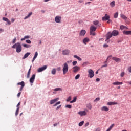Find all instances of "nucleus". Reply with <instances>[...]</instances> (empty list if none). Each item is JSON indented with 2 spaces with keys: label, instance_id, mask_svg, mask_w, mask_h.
Returning <instances> with one entry per match:
<instances>
[{
  "label": "nucleus",
  "instance_id": "f257e3e1",
  "mask_svg": "<svg viewBox=\"0 0 131 131\" xmlns=\"http://www.w3.org/2000/svg\"><path fill=\"white\" fill-rule=\"evenodd\" d=\"M119 34V32L117 30H113L112 32H108L107 34L105 36V37L106 39L105 40V41L107 42H109V39L112 37V36H117Z\"/></svg>",
  "mask_w": 131,
  "mask_h": 131
},
{
  "label": "nucleus",
  "instance_id": "f03ea898",
  "mask_svg": "<svg viewBox=\"0 0 131 131\" xmlns=\"http://www.w3.org/2000/svg\"><path fill=\"white\" fill-rule=\"evenodd\" d=\"M12 48V49H16L17 53H21L22 51V46H21V44L19 42L14 44Z\"/></svg>",
  "mask_w": 131,
  "mask_h": 131
},
{
  "label": "nucleus",
  "instance_id": "7ed1b4c3",
  "mask_svg": "<svg viewBox=\"0 0 131 131\" xmlns=\"http://www.w3.org/2000/svg\"><path fill=\"white\" fill-rule=\"evenodd\" d=\"M97 30V28L94 26H91L90 27V35H93V36H95L96 35V33L95 31Z\"/></svg>",
  "mask_w": 131,
  "mask_h": 131
},
{
  "label": "nucleus",
  "instance_id": "20e7f679",
  "mask_svg": "<svg viewBox=\"0 0 131 131\" xmlns=\"http://www.w3.org/2000/svg\"><path fill=\"white\" fill-rule=\"evenodd\" d=\"M68 69H69V67L68 64L67 63H64L63 65V69H62V71H63V74L64 75V74H66L68 72Z\"/></svg>",
  "mask_w": 131,
  "mask_h": 131
},
{
  "label": "nucleus",
  "instance_id": "39448f33",
  "mask_svg": "<svg viewBox=\"0 0 131 131\" xmlns=\"http://www.w3.org/2000/svg\"><path fill=\"white\" fill-rule=\"evenodd\" d=\"M88 76L89 77H90V78H93V77H94V76H95V73H94V71H93L91 69H90L88 71Z\"/></svg>",
  "mask_w": 131,
  "mask_h": 131
},
{
  "label": "nucleus",
  "instance_id": "423d86ee",
  "mask_svg": "<svg viewBox=\"0 0 131 131\" xmlns=\"http://www.w3.org/2000/svg\"><path fill=\"white\" fill-rule=\"evenodd\" d=\"M61 20H62V17L60 16H57L55 18V21L56 23H61Z\"/></svg>",
  "mask_w": 131,
  "mask_h": 131
},
{
  "label": "nucleus",
  "instance_id": "0eeeda50",
  "mask_svg": "<svg viewBox=\"0 0 131 131\" xmlns=\"http://www.w3.org/2000/svg\"><path fill=\"white\" fill-rule=\"evenodd\" d=\"M47 68H48V66H44L41 68H39L38 69V72H42V71H43L44 70H46Z\"/></svg>",
  "mask_w": 131,
  "mask_h": 131
},
{
  "label": "nucleus",
  "instance_id": "6e6552de",
  "mask_svg": "<svg viewBox=\"0 0 131 131\" xmlns=\"http://www.w3.org/2000/svg\"><path fill=\"white\" fill-rule=\"evenodd\" d=\"M78 114H79V115H80V116H85V115H86L88 113H86V112H85V111H83L78 112Z\"/></svg>",
  "mask_w": 131,
  "mask_h": 131
},
{
  "label": "nucleus",
  "instance_id": "1a4fd4ad",
  "mask_svg": "<svg viewBox=\"0 0 131 131\" xmlns=\"http://www.w3.org/2000/svg\"><path fill=\"white\" fill-rule=\"evenodd\" d=\"M73 72H74V73H76L77 72H78L79 69H80V68H79V67L78 66H75L73 68Z\"/></svg>",
  "mask_w": 131,
  "mask_h": 131
},
{
  "label": "nucleus",
  "instance_id": "9d476101",
  "mask_svg": "<svg viewBox=\"0 0 131 131\" xmlns=\"http://www.w3.org/2000/svg\"><path fill=\"white\" fill-rule=\"evenodd\" d=\"M86 33V31H85V30H82L79 33V36H84Z\"/></svg>",
  "mask_w": 131,
  "mask_h": 131
},
{
  "label": "nucleus",
  "instance_id": "9b49d317",
  "mask_svg": "<svg viewBox=\"0 0 131 131\" xmlns=\"http://www.w3.org/2000/svg\"><path fill=\"white\" fill-rule=\"evenodd\" d=\"M70 53V51L68 49L62 51V54L64 55V56L69 55Z\"/></svg>",
  "mask_w": 131,
  "mask_h": 131
},
{
  "label": "nucleus",
  "instance_id": "f8f14e48",
  "mask_svg": "<svg viewBox=\"0 0 131 131\" xmlns=\"http://www.w3.org/2000/svg\"><path fill=\"white\" fill-rule=\"evenodd\" d=\"M34 79H35V74L32 75V77L30 79V82L33 83L34 82Z\"/></svg>",
  "mask_w": 131,
  "mask_h": 131
},
{
  "label": "nucleus",
  "instance_id": "ddd939ff",
  "mask_svg": "<svg viewBox=\"0 0 131 131\" xmlns=\"http://www.w3.org/2000/svg\"><path fill=\"white\" fill-rule=\"evenodd\" d=\"M110 19V16L108 15V14H105V16L102 17V21H106V20H108Z\"/></svg>",
  "mask_w": 131,
  "mask_h": 131
},
{
  "label": "nucleus",
  "instance_id": "4468645a",
  "mask_svg": "<svg viewBox=\"0 0 131 131\" xmlns=\"http://www.w3.org/2000/svg\"><path fill=\"white\" fill-rule=\"evenodd\" d=\"M112 60H113L117 63H118V62H120V61H121V59L120 58L117 57H113Z\"/></svg>",
  "mask_w": 131,
  "mask_h": 131
},
{
  "label": "nucleus",
  "instance_id": "2eb2a0df",
  "mask_svg": "<svg viewBox=\"0 0 131 131\" xmlns=\"http://www.w3.org/2000/svg\"><path fill=\"white\" fill-rule=\"evenodd\" d=\"M89 41H90V39L88 38H84L83 39V43H84V45H86Z\"/></svg>",
  "mask_w": 131,
  "mask_h": 131
},
{
  "label": "nucleus",
  "instance_id": "dca6fc26",
  "mask_svg": "<svg viewBox=\"0 0 131 131\" xmlns=\"http://www.w3.org/2000/svg\"><path fill=\"white\" fill-rule=\"evenodd\" d=\"M123 83L122 82H118V81H116V82H114L113 83V85H120L121 84H122Z\"/></svg>",
  "mask_w": 131,
  "mask_h": 131
},
{
  "label": "nucleus",
  "instance_id": "f3484780",
  "mask_svg": "<svg viewBox=\"0 0 131 131\" xmlns=\"http://www.w3.org/2000/svg\"><path fill=\"white\" fill-rule=\"evenodd\" d=\"M3 21H6V22H7V23L9 25H11V21H10V20H9V19H8L6 17H3Z\"/></svg>",
  "mask_w": 131,
  "mask_h": 131
},
{
  "label": "nucleus",
  "instance_id": "a211bd4d",
  "mask_svg": "<svg viewBox=\"0 0 131 131\" xmlns=\"http://www.w3.org/2000/svg\"><path fill=\"white\" fill-rule=\"evenodd\" d=\"M123 34H125V35H131V31H124L123 32Z\"/></svg>",
  "mask_w": 131,
  "mask_h": 131
},
{
  "label": "nucleus",
  "instance_id": "6ab92c4d",
  "mask_svg": "<svg viewBox=\"0 0 131 131\" xmlns=\"http://www.w3.org/2000/svg\"><path fill=\"white\" fill-rule=\"evenodd\" d=\"M102 111H106V112L109 111V108H108L107 106H103L101 107Z\"/></svg>",
  "mask_w": 131,
  "mask_h": 131
},
{
  "label": "nucleus",
  "instance_id": "aec40b11",
  "mask_svg": "<svg viewBox=\"0 0 131 131\" xmlns=\"http://www.w3.org/2000/svg\"><path fill=\"white\" fill-rule=\"evenodd\" d=\"M58 100H59V98H56L51 100L50 101L51 105H52V104H54V103H56V102H57V101H58Z\"/></svg>",
  "mask_w": 131,
  "mask_h": 131
},
{
  "label": "nucleus",
  "instance_id": "412c9836",
  "mask_svg": "<svg viewBox=\"0 0 131 131\" xmlns=\"http://www.w3.org/2000/svg\"><path fill=\"white\" fill-rule=\"evenodd\" d=\"M108 106H112L113 105H117V102H108L107 104Z\"/></svg>",
  "mask_w": 131,
  "mask_h": 131
},
{
  "label": "nucleus",
  "instance_id": "4be33fe9",
  "mask_svg": "<svg viewBox=\"0 0 131 131\" xmlns=\"http://www.w3.org/2000/svg\"><path fill=\"white\" fill-rule=\"evenodd\" d=\"M37 56H38V53H37V52H36L35 53L34 56L32 59V62H34V61L35 60V59H36V58H37Z\"/></svg>",
  "mask_w": 131,
  "mask_h": 131
},
{
  "label": "nucleus",
  "instance_id": "5701e85b",
  "mask_svg": "<svg viewBox=\"0 0 131 131\" xmlns=\"http://www.w3.org/2000/svg\"><path fill=\"white\" fill-rule=\"evenodd\" d=\"M17 85H21L22 87L25 86V83L24 81H21L20 82L17 83Z\"/></svg>",
  "mask_w": 131,
  "mask_h": 131
},
{
  "label": "nucleus",
  "instance_id": "b1692460",
  "mask_svg": "<svg viewBox=\"0 0 131 131\" xmlns=\"http://www.w3.org/2000/svg\"><path fill=\"white\" fill-rule=\"evenodd\" d=\"M30 55V52H27V53H26V54L24 55V56L23 59H26V58H28V56H29Z\"/></svg>",
  "mask_w": 131,
  "mask_h": 131
},
{
  "label": "nucleus",
  "instance_id": "393cba45",
  "mask_svg": "<svg viewBox=\"0 0 131 131\" xmlns=\"http://www.w3.org/2000/svg\"><path fill=\"white\" fill-rule=\"evenodd\" d=\"M110 7H111V8H113V7L115 6V1H113L112 2H111L110 4Z\"/></svg>",
  "mask_w": 131,
  "mask_h": 131
},
{
  "label": "nucleus",
  "instance_id": "a878e982",
  "mask_svg": "<svg viewBox=\"0 0 131 131\" xmlns=\"http://www.w3.org/2000/svg\"><path fill=\"white\" fill-rule=\"evenodd\" d=\"M31 71V66L30 67V68L29 69L28 74L27 75V78H29V77L30 76V72Z\"/></svg>",
  "mask_w": 131,
  "mask_h": 131
},
{
  "label": "nucleus",
  "instance_id": "bb28decb",
  "mask_svg": "<svg viewBox=\"0 0 131 131\" xmlns=\"http://www.w3.org/2000/svg\"><path fill=\"white\" fill-rule=\"evenodd\" d=\"M31 71V66L30 67V68L29 69L28 74L27 75V78H29V77L30 76V72Z\"/></svg>",
  "mask_w": 131,
  "mask_h": 131
},
{
  "label": "nucleus",
  "instance_id": "cd10ccee",
  "mask_svg": "<svg viewBox=\"0 0 131 131\" xmlns=\"http://www.w3.org/2000/svg\"><path fill=\"white\" fill-rule=\"evenodd\" d=\"M23 47L24 48H26V49H28V48H31V46L28 45V44H23Z\"/></svg>",
  "mask_w": 131,
  "mask_h": 131
},
{
  "label": "nucleus",
  "instance_id": "c85d7f7f",
  "mask_svg": "<svg viewBox=\"0 0 131 131\" xmlns=\"http://www.w3.org/2000/svg\"><path fill=\"white\" fill-rule=\"evenodd\" d=\"M31 15H32V12H30L28 14V15L24 18V20H26V19H28V18H29V17L31 16Z\"/></svg>",
  "mask_w": 131,
  "mask_h": 131
},
{
  "label": "nucleus",
  "instance_id": "c756f323",
  "mask_svg": "<svg viewBox=\"0 0 131 131\" xmlns=\"http://www.w3.org/2000/svg\"><path fill=\"white\" fill-rule=\"evenodd\" d=\"M121 18H122V19H124V20H127V17H126L124 14H121Z\"/></svg>",
  "mask_w": 131,
  "mask_h": 131
},
{
  "label": "nucleus",
  "instance_id": "7c9ffc66",
  "mask_svg": "<svg viewBox=\"0 0 131 131\" xmlns=\"http://www.w3.org/2000/svg\"><path fill=\"white\" fill-rule=\"evenodd\" d=\"M74 58H75L76 59H77L79 61H81V58L78 56L77 55H74Z\"/></svg>",
  "mask_w": 131,
  "mask_h": 131
},
{
  "label": "nucleus",
  "instance_id": "2f4dec72",
  "mask_svg": "<svg viewBox=\"0 0 131 131\" xmlns=\"http://www.w3.org/2000/svg\"><path fill=\"white\" fill-rule=\"evenodd\" d=\"M20 109V107H18L16 111L15 112V116H17L18 115V114H19V110Z\"/></svg>",
  "mask_w": 131,
  "mask_h": 131
},
{
  "label": "nucleus",
  "instance_id": "473e14b6",
  "mask_svg": "<svg viewBox=\"0 0 131 131\" xmlns=\"http://www.w3.org/2000/svg\"><path fill=\"white\" fill-rule=\"evenodd\" d=\"M77 99V98H76V97H74V99H73V100H72V101H71L70 102V103H75V102H76Z\"/></svg>",
  "mask_w": 131,
  "mask_h": 131
},
{
  "label": "nucleus",
  "instance_id": "72a5a7b5",
  "mask_svg": "<svg viewBox=\"0 0 131 131\" xmlns=\"http://www.w3.org/2000/svg\"><path fill=\"white\" fill-rule=\"evenodd\" d=\"M86 107L87 108H88V109H90L91 110V109H92V105L91 104V103H89L86 105Z\"/></svg>",
  "mask_w": 131,
  "mask_h": 131
},
{
  "label": "nucleus",
  "instance_id": "f704fd0d",
  "mask_svg": "<svg viewBox=\"0 0 131 131\" xmlns=\"http://www.w3.org/2000/svg\"><path fill=\"white\" fill-rule=\"evenodd\" d=\"M52 74L55 75L56 74V69H53L51 71Z\"/></svg>",
  "mask_w": 131,
  "mask_h": 131
},
{
  "label": "nucleus",
  "instance_id": "c9c22d12",
  "mask_svg": "<svg viewBox=\"0 0 131 131\" xmlns=\"http://www.w3.org/2000/svg\"><path fill=\"white\" fill-rule=\"evenodd\" d=\"M66 108H68L69 109H71L72 108V106L70 104H68L66 105Z\"/></svg>",
  "mask_w": 131,
  "mask_h": 131
},
{
  "label": "nucleus",
  "instance_id": "e433bc0d",
  "mask_svg": "<svg viewBox=\"0 0 131 131\" xmlns=\"http://www.w3.org/2000/svg\"><path fill=\"white\" fill-rule=\"evenodd\" d=\"M99 20H95L93 21V24L95 25H98V24H99Z\"/></svg>",
  "mask_w": 131,
  "mask_h": 131
},
{
  "label": "nucleus",
  "instance_id": "4c0bfd02",
  "mask_svg": "<svg viewBox=\"0 0 131 131\" xmlns=\"http://www.w3.org/2000/svg\"><path fill=\"white\" fill-rule=\"evenodd\" d=\"M118 17V12H116L114 15V18H116Z\"/></svg>",
  "mask_w": 131,
  "mask_h": 131
},
{
  "label": "nucleus",
  "instance_id": "58836bf2",
  "mask_svg": "<svg viewBox=\"0 0 131 131\" xmlns=\"http://www.w3.org/2000/svg\"><path fill=\"white\" fill-rule=\"evenodd\" d=\"M62 89L61 88H56L54 89V92H58V91H62Z\"/></svg>",
  "mask_w": 131,
  "mask_h": 131
},
{
  "label": "nucleus",
  "instance_id": "ea45409f",
  "mask_svg": "<svg viewBox=\"0 0 131 131\" xmlns=\"http://www.w3.org/2000/svg\"><path fill=\"white\" fill-rule=\"evenodd\" d=\"M83 123H84V121H81L79 123V126H82V125H83Z\"/></svg>",
  "mask_w": 131,
  "mask_h": 131
},
{
  "label": "nucleus",
  "instance_id": "a19ab883",
  "mask_svg": "<svg viewBox=\"0 0 131 131\" xmlns=\"http://www.w3.org/2000/svg\"><path fill=\"white\" fill-rule=\"evenodd\" d=\"M60 104H61V102L58 101L55 104H54L53 106H54V107H56V106H58V105H60Z\"/></svg>",
  "mask_w": 131,
  "mask_h": 131
},
{
  "label": "nucleus",
  "instance_id": "79ce46f5",
  "mask_svg": "<svg viewBox=\"0 0 131 131\" xmlns=\"http://www.w3.org/2000/svg\"><path fill=\"white\" fill-rule=\"evenodd\" d=\"M124 28H126V27L122 25L120 26V29H121V30H123V29H124Z\"/></svg>",
  "mask_w": 131,
  "mask_h": 131
},
{
  "label": "nucleus",
  "instance_id": "37998d69",
  "mask_svg": "<svg viewBox=\"0 0 131 131\" xmlns=\"http://www.w3.org/2000/svg\"><path fill=\"white\" fill-rule=\"evenodd\" d=\"M71 99H72L71 96H69L68 98V99H67L66 101L67 102H69V101H71Z\"/></svg>",
  "mask_w": 131,
  "mask_h": 131
},
{
  "label": "nucleus",
  "instance_id": "c03bdc74",
  "mask_svg": "<svg viewBox=\"0 0 131 131\" xmlns=\"http://www.w3.org/2000/svg\"><path fill=\"white\" fill-rule=\"evenodd\" d=\"M79 77H80V75L78 74L75 76V79H78V78H79Z\"/></svg>",
  "mask_w": 131,
  "mask_h": 131
},
{
  "label": "nucleus",
  "instance_id": "a18cd8bd",
  "mask_svg": "<svg viewBox=\"0 0 131 131\" xmlns=\"http://www.w3.org/2000/svg\"><path fill=\"white\" fill-rule=\"evenodd\" d=\"M113 127H114V124H112L108 128L111 130Z\"/></svg>",
  "mask_w": 131,
  "mask_h": 131
},
{
  "label": "nucleus",
  "instance_id": "49530a36",
  "mask_svg": "<svg viewBox=\"0 0 131 131\" xmlns=\"http://www.w3.org/2000/svg\"><path fill=\"white\" fill-rule=\"evenodd\" d=\"M16 40H17V38H14V39L12 41V43H16Z\"/></svg>",
  "mask_w": 131,
  "mask_h": 131
},
{
  "label": "nucleus",
  "instance_id": "de8ad7c7",
  "mask_svg": "<svg viewBox=\"0 0 131 131\" xmlns=\"http://www.w3.org/2000/svg\"><path fill=\"white\" fill-rule=\"evenodd\" d=\"M100 99V97H97L95 99V100H94V102H98V101H99Z\"/></svg>",
  "mask_w": 131,
  "mask_h": 131
},
{
  "label": "nucleus",
  "instance_id": "09e8293b",
  "mask_svg": "<svg viewBox=\"0 0 131 131\" xmlns=\"http://www.w3.org/2000/svg\"><path fill=\"white\" fill-rule=\"evenodd\" d=\"M72 64H73V66H75V65H76V64H77V61H73Z\"/></svg>",
  "mask_w": 131,
  "mask_h": 131
},
{
  "label": "nucleus",
  "instance_id": "8fccbe9b",
  "mask_svg": "<svg viewBox=\"0 0 131 131\" xmlns=\"http://www.w3.org/2000/svg\"><path fill=\"white\" fill-rule=\"evenodd\" d=\"M26 42H27V43H31V41H30V40H26Z\"/></svg>",
  "mask_w": 131,
  "mask_h": 131
},
{
  "label": "nucleus",
  "instance_id": "3c124183",
  "mask_svg": "<svg viewBox=\"0 0 131 131\" xmlns=\"http://www.w3.org/2000/svg\"><path fill=\"white\" fill-rule=\"evenodd\" d=\"M112 58V55H110L109 56L107 57L106 60H110Z\"/></svg>",
  "mask_w": 131,
  "mask_h": 131
},
{
  "label": "nucleus",
  "instance_id": "603ef678",
  "mask_svg": "<svg viewBox=\"0 0 131 131\" xmlns=\"http://www.w3.org/2000/svg\"><path fill=\"white\" fill-rule=\"evenodd\" d=\"M103 48H108V47H109V46H108V45L107 44H104L103 45Z\"/></svg>",
  "mask_w": 131,
  "mask_h": 131
},
{
  "label": "nucleus",
  "instance_id": "864d4df0",
  "mask_svg": "<svg viewBox=\"0 0 131 131\" xmlns=\"http://www.w3.org/2000/svg\"><path fill=\"white\" fill-rule=\"evenodd\" d=\"M25 39H29V38H30V36H25Z\"/></svg>",
  "mask_w": 131,
  "mask_h": 131
},
{
  "label": "nucleus",
  "instance_id": "5fc2aeb1",
  "mask_svg": "<svg viewBox=\"0 0 131 131\" xmlns=\"http://www.w3.org/2000/svg\"><path fill=\"white\" fill-rule=\"evenodd\" d=\"M124 76V72H122L121 73V77H123Z\"/></svg>",
  "mask_w": 131,
  "mask_h": 131
},
{
  "label": "nucleus",
  "instance_id": "6e6d98bb",
  "mask_svg": "<svg viewBox=\"0 0 131 131\" xmlns=\"http://www.w3.org/2000/svg\"><path fill=\"white\" fill-rule=\"evenodd\" d=\"M88 62H84L83 64H82V66H86L88 65Z\"/></svg>",
  "mask_w": 131,
  "mask_h": 131
},
{
  "label": "nucleus",
  "instance_id": "4d7b16f0",
  "mask_svg": "<svg viewBox=\"0 0 131 131\" xmlns=\"http://www.w3.org/2000/svg\"><path fill=\"white\" fill-rule=\"evenodd\" d=\"M62 106L61 105H60L59 106H57L56 108V110H58V109H60V108H61V107Z\"/></svg>",
  "mask_w": 131,
  "mask_h": 131
},
{
  "label": "nucleus",
  "instance_id": "13d9d810",
  "mask_svg": "<svg viewBox=\"0 0 131 131\" xmlns=\"http://www.w3.org/2000/svg\"><path fill=\"white\" fill-rule=\"evenodd\" d=\"M20 96H21V92H19L17 94V97L18 98H19L20 97Z\"/></svg>",
  "mask_w": 131,
  "mask_h": 131
},
{
  "label": "nucleus",
  "instance_id": "bf43d9fd",
  "mask_svg": "<svg viewBox=\"0 0 131 131\" xmlns=\"http://www.w3.org/2000/svg\"><path fill=\"white\" fill-rule=\"evenodd\" d=\"M108 66L107 64H104L102 66L101 68H103V67H107Z\"/></svg>",
  "mask_w": 131,
  "mask_h": 131
},
{
  "label": "nucleus",
  "instance_id": "052dcab7",
  "mask_svg": "<svg viewBox=\"0 0 131 131\" xmlns=\"http://www.w3.org/2000/svg\"><path fill=\"white\" fill-rule=\"evenodd\" d=\"M20 105H21V102H19L17 105V108H19V106H20Z\"/></svg>",
  "mask_w": 131,
  "mask_h": 131
},
{
  "label": "nucleus",
  "instance_id": "680f3d73",
  "mask_svg": "<svg viewBox=\"0 0 131 131\" xmlns=\"http://www.w3.org/2000/svg\"><path fill=\"white\" fill-rule=\"evenodd\" d=\"M126 83H128V84H130V85H131V81H127L126 82Z\"/></svg>",
  "mask_w": 131,
  "mask_h": 131
},
{
  "label": "nucleus",
  "instance_id": "e2e57ef3",
  "mask_svg": "<svg viewBox=\"0 0 131 131\" xmlns=\"http://www.w3.org/2000/svg\"><path fill=\"white\" fill-rule=\"evenodd\" d=\"M78 3H79V4H81V3H83V1L82 0H80L78 1Z\"/></svg>",
  "mask_w": 131,
  "mask_h": 131
},
{
  "label": "nucleus",
  "instance_id": "0e129e2a",
  "mask_svg": "<svg viewBox=\"0 0 131 131\" xmlns=\"http://www.w3.org/2000/svg\"><path fill=\"white\" fill-rule=\"evenodd\" d=\"M11 22H12V23L15 22V19L12 18V19H11Z\"/></svg>",
  "mask_w": 131,
  "mask_h": 131
},
{
  "label": "nucleus",
  "instance_id": "69168bd1",
  "mask_svg": "<svg viewBox=\"0 0 131 131\" xmlns=\"http://www.w3.org/2000/svg\"><path fill=\"white\" fill-rule=\"evenodd\" d=\"M85 126H89V122H87L85 124Z\"/></svg>",
  "mask_w": 131,
  "mask_h": 131
},
{
  "label": "nucleus",
  "instance_id": "338daca9",
  "mask_svg": "<svg viewBox=\"0 0 131 131\" xmlns=\"http://www.w3.org/2000/svg\"><path fill=\"white\" fill-rule=\"evenodd\" d=\"M128 70H129V72L131 73V67L129 68Z\"/></svg>",
  "mask_w": 131,
  "mask_h": 131
},
{
  "label": "nucleus",
  "instance_id": "774afa93",
  "mask_svg": "<svg viewBox=\"0 0 131 131\" xmlns=\"http://www.w3.org/2000/svg\"><path fill=\"white\" fill-rule=\"evenodd\" d=\"M96 81L99 82V81H100V79L99 78H97L96 79Z\"/></svg>",
  "mask_w": 131,
  "mask_h": 131
}]
</instances>
